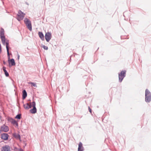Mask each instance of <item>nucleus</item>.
<instances>
[{"label": "nucleus", "instance_id": "1", "mask_svg": "<svg viewBox=\"0 0 151 151\" xmlns=\"http://www.w3.org/2000/svg\"><path fill=\"white\" fill-rule=\"evenodd\" d=\"M145 101L147 102H149L151 101V93L150 91L146 89L145 93Z\"/></svg>", "mask_w": 151, "mask_h": 151}, {"label": "nucleus", "instance_id": "8", "mask_svg": "<svg viewBox=\"0 0 151 151\" xmlns=\"http://www.w3.org/2000/svg\"><path fill=\"white\" fill-rule=\"evenodd\" d=\"M1 129L2 131L5 132H8L9 130L8 127L4 124L1 126Z\"/></svg>", "mask_w": 151, "mask_h": 151}, {"label": "nucleus", "instance_id": "14", "mask_svg": "<svg viewBox=\"0 0 151 151\" xmlns=\"http://www.w3.org/2000/svg\"><path fill=\"white\" fill-rule=\"evenodd\" d=\"M1 38L2 43H3V44L4 45L5 44L6 40L5 36L4 35H1Z\"/></svg>", "mask_w": 151, "mask_h": 151}, {"label": "nucleus", "instance_id": "12", "mask_svg": "<svg viewBox=\"0 0 151 151\" xmlns=\"http://www.w3.org/2000/svg\"><path fill=\"white\" fill-rule=\"evenodd\" d=\"M82 144L80 142L78 145V151H83L84 150V148L82 146Z\"/></svg>", "mask_w": 151, "mask_h": 151}, {"label": "nucleus", "instance_id": "11", "mask_svg": "<svg viewBox=\"0 0 151 151\" xmlns=\"http://www.w3.org/2000/svg\"><path fill=\"white\" fill-rule=\"evenodd\" d=\"M24 108L25 109H28L32 107L31 103H27L26 104H24L23 105Z\"/></svg>", "mask_w": 151, "mask_h": 151}, {"label": "nucleus", "instance_id": "4", "mask_svg": "<svg viewBox=\"0 0 151 151\" xmlns=\"http://www.w3.org/2000/svg\"><path fill=\"white\" fill-rule=\"evenodd\" d=\"M126 71L125 70H122L120 73L119 74V82H121L125 76Z\"/></svg>", "mask_w": 151, "mask_h": 151}, {"label": "nucleus", "instance_id": "5", "mask_svg": "<svg viewBox=\"0 0 151 151\" xmlns=\"http://www.w3.org/2000/svg\"><path fill=\"white\" fill-rule=\"evenodd\" d=\"M32 106L33 108L30 110V112L32 114H35L37 112V109L36 108V103L35 102L33 101L32 102Z\"/></svg>", "mask_w": 151, "mask_h": 151}, {"label": "nucleus", "instance_id": "25", "mask_svg": "<svg viewBox=\"0 0 151 151\" xmlns=\"http://www.w3.org/2000/svg\"><path fill=\"white\" fill-rule=\"evenodd\" d=\"M18 151H23V150L22 149L20 148L18 150Z\"/></svg>", "mask_w": 151, "mask_h": 151}, {"label": "nucleus", "instance_id": "13", "mask_svg": "<svg viewBox=\"0 0 151 151\" xmlns=\"http://www.w3.org/2000/svg\"><path fill=\"white\" fill-rule=\"evenodd\" d=\"M38 35L41 40H44V36L43 33L41 32H38Z\"/></svg>", "mask_w": 151, "mask_h": 151}, {"label": "nucleus", "instance_id": "17", "mask_svg": "<svg viewBox=\"0 0 151 151\" xmlns=\"http://www.w3.org/2000/svg\"><path fill=\"white\" fill-rule=\"evenodd\" d=\"M11 122L12 124H13L16 125L17 126H18V124L16 121H15L13 119H11Z\"/></svg>", "mask_w": 151, "mask_h": 151}, {"label": "nucleus", "instance_id": "21", "mask_svg": "<svg viewBox=\"0 0 151 151\" xmlns=\"http://www.w3.org/2000/svg\"><path fill=\"white\" fill-rule=\"evenodd\" d=\"M21 114H19L16 116L15 118L18 119H20L21 118Z\"/></svg>", "mask_w": 151, "mask_h": 151}, {"label": "nucleus", "instance_id": "20", "mask_svg": "<svg viewBox=\"0 0 151 151\" xmlns=\"http://www.w3.org/2000/svg\"><path fill=\"white\" fill-rule=\"evenodd\" d=\"M0 34L1 36L4 35V29L2 28L1 29Z\"/></svg>", "mask_w": 151, "mask_h": 151}, {"label": "nucleus", "instance_id": "27", "mask_svg": "<svg viewBox=\"0 0 151 151\" xmlns=\"http://www.w3.org/2000/svg\"><path fill=\"white\" fill-rule=\"evenodd\" d=\"M3 63H4V64H5V61H3Z\"/></svg>", "mask_w": 151, "mask_h": 151}, {"label": "nucleus", "instance_id": "19", "mask_svg": "<svg viewBox=\"0 0 151 151\" xmlns=\"http://www.w3.org/2000/svg\"><path fill=\"white\" fill-rule=\"evenodd\" d=\"M13 136L16 138L19 139L20 138V136L19 134L15 133L13 134Z\"/></svg>", "mask_w": 151, "mask_h": 151}, {"label": "nucleus", "instance_id": "9", "mask_svg": "<svg viewBox=\"0 0 151 151\" xmlns=\"http://www.w3.org/2000/svg\"><path fill=\"white\" fill-rule=\"evenodd\" d=\"M10 148L9 146L6 145L2 147L1 151H10Z\"/></svg>", "mask_w": 151, "mask_h": 151}, {"label": "nucleus", "instance_id": "26", "mask_svg": "<svg viewBox=\"0 0 151 151\" xmlns=\"http://www.w3.org/2000/svg\"><path fill=\"white\" fill-rule=\"evenodd\" d=\"M17 56H18V60H19V57H20L19 55V54H18Z\"/></svg>", "mask_w": 151, "mask_h": 151}, {"label": "nucleus", "instance_id": "3", "mask_svg": "<svg viewBox=\"0 0 151 151\" xmlns=\"http://www.w3.org/2000/svg\"><path fill=\"white\" fill-rule=\"evenodd\" d=\"M25 14L22 12L20 10L19 11L17 14V18L19 21L23 19Z\"/></svg>", "mask_w": 151, "mask_h": 151}, {"label": "nucleus", "instance_id": "6", "mask_svg": "<svg viewBox=\"0 0 151 151\" xmlns=\"http://www.w3.org/2000/svg\"><path fill=\"white\" fill-rule=\"evenodd\" d=\"M52 35L50 32H47L45 33V38L46 41L47 42H49L51 39Z\"/></svg>", "mask_w": 151, "mask_h": 151}, {"label": "nucleus", "instance_id": "7", "mask_svg": "<svg viewBox=\"0 0 151 151\" xmlns=\"http://www.w3.org/2000/svg\"><path fill=\"white\" fill-rule=\"evenodd\" d=\"M6 44V48L7 50V55L9 59V40L7 39L6 40L5 43Z\"/></svg>", "mask_w": 151, "mask_h": 151}, {"label": "nucleus", "instance_id": "15", "mask_svg": "<svg viewBox=\"0 0 151 151\" xmlns=\"http://www.w3.org/2000/svg\"><path fill=\"white\" fill-rule=\"evenodd\" d=\"M27 96V93L26 91L24 90L23 91L22 98L23 99H25Z\"/></svg>", "mask_w": 151, "mask_h": 151}, {"label": "nucleus", "instance_id": "18", "mask_svg": "<svg viewBox=\"0 0 151 151\" xmlns=\"http://www.w3.org/2000/svg\"><path fill=\"white\" fill-rule=\"evenodd\" d=\"M3 71L4 72V73H5L6 76V77L8 76H9V74L8 73V72H7V71L6 70V68L5 67H3Z\"/></svg>", "mask_w": 151, "mask_h": 151}, {"label": "nucleus", "instance_id": "23", "mask_svg": "<svg viewBox=\"0 0 151 151\" xmlns=\"http://www.w3.org/2000/svg\"><path fill=\"white\" fill-rule=\"evenodd\" d=\"M42 47L45 50H47L48 48L47 46H45V45H43L42 46Z\"/></svg>", "mask_w": 151, "mask_h": 151}, {"label": "nucleus", "instance_id": "24", "mask_svg": "<svg viewBox=\"0 0 151 151\" xmlns=\"http://www.w3.org/2000/svg\"><path fill=\"white\" fill-rule=\"evenodd\" d=\"M88 110H89V112H90V113H91V108H90L89 107H88Z\"/></svg>", "mask_w": 151, "mask_h": 151}, {"label": "nucleus", "instance_id": "2", "mask_svg": "<svg viewBox=\"0 0 151 151\" xmlns=\"http://www.w3.org/2000/svg\"><path fill=\"white\" fill-rule=\"evenodd\" d=\"M24 22L27 28L29 31H31L32 30V26L31 21L27 18H25L24 19Z\"/></svg>", "mask_w": 151, "mask_h": 151}, {"label": "nucleus", "instance_id": "22", "mask_svg": "<svg viewBox=\"0 0 151 151\" xmlns=\"http://www.w3.org/2000/svg\"><path fill=\"white\" fill-rule=\"evenodd\" d=\"M30 83L31 84L32 86H34V87H37L36 84L33 82H30Z\"/></svg>", "mask_w": 151, "mask_h": 151}, {"label": "nucleus", "instance_id": "10", "mask_svg": "<svg viewBox=\"0 0 151 151\" xmlns=\"http://www.w3.org/2000/svg\"><path fill=\"white\" fill-rule=\"evenodd\" d=\"M9 135L6 133H3L1 135V138L4 140H6L8 139Z\"/></svg>", "mask_w": 151, "mask_h": 151}, {"label": "nucleus", "instance_id": "16", "mask_svg": "<svg viewBox=\"0 0 151 151\" xmlns=\"http://www.w3.org/2000/svg\"><path fill=\"white\" fill-rule=\"evenodd\" d=\"M9 64L10 63H11V65L12 66L14 65H15L14 60L13 59H12L10 60H9Z\"/></svg>", "mask_w": 151, "mask_h": 151}]
</instances>
